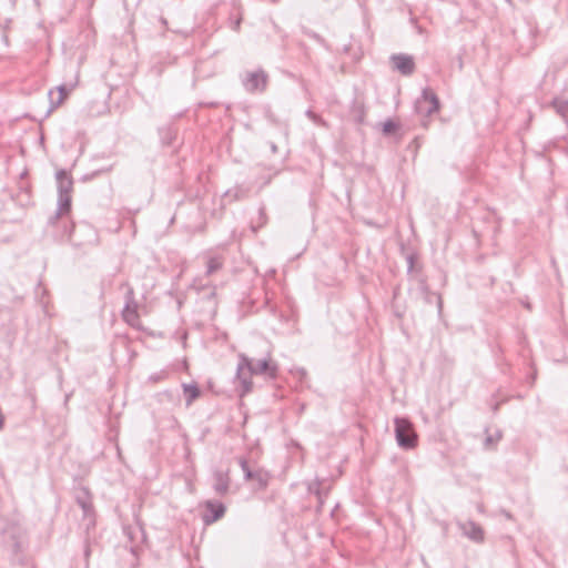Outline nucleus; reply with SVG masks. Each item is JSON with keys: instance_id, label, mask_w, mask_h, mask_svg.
I'll return each mask as SVG.
<instances>
[{"instance_id": "f257e3e1", "label": "nucleus", "mask_w": 568, "mask_h": 568, "mask_svg": "<svg viewBox=\"0 0 568 568\" xmlns=\"http://www.w3.org/2000/svg\"><path fill=\"white\" fill-rule=\"evenodd\" d=\"M277 366L272 364L270 358H263L253 361L244 354L240 355V362L237 365V379L242 387L241 396L252 390L251 375L265 374L274 378L276 376Z\"/></svg>"}, {"instance_id": "f03ea898", "label": "nucleus", "mask_w": 568, "mask_h": 568, "mask_svg": "<svg viewBox=\"0 0 568 568\" xmlns=\"http://www.w3.org/2000/svg\"><path fill=\"white\" fill-rule=\"evenodd\" d=\"M395 437L398 446L404 449H412L417 445V434L414 430L413 424L404 417H396Z\"/></svg>"}, {"instance_id": "7ed1b4c3", "label": "nucleus", "mask_w": 568, "mask_h": 568, "mask_svg": "<svg viewBox=\"0 0 568 568\" xmlns=\"http://www.w3.org/2000/svg\"><path fill=\"white\" fill-rule=\"evenodd\" d=\"M415 108L419 114L430 116L439 111V99L432 89L425 88L422 92V97L416 101Z\"/></svg>"}, {"instance_id": "20e7f679", "label": "nucleus", "mask_w": 568, "mask_h": 568, "mask_svg": "<svg viewBox=\"0 0 568 568\" xmlns=\"http://www.w3.org/2000/svg\"><path fill=\"white\" fill-rule=\"evenodd\" d=\"M267 82L268 75L262 69L246 72L242 80L244 89L250 93L264 92L266 90Z\"/></svg>"}, {"instance_id": "39448f33", "label": "nucleus", "mask_w": 568, "mask_h": 568, "mask_svg": "<svg viewBox=\"0 0 568 568\" xmlns=\"http://www.w3.org/2000/svg\"><path fill=\"white\" fill-rule=\"evenodd\" d=\"M458 527L462 530L463 535L470 539L474 542L480 544L485 539V531L473 520H467L464 523H458Z\"/></svg>"}, {"instance_id": "423d86ee", "label": "nucleus", "mask_w": 568, "mask_h": 568, "mask_svg": "<svg viewBox=\"0 0 568 568\" xmlns=\"http://www.w3.org/2000/svg\"><path fill=\"white\" fill-rule=\"evenodd\" d=\"M394 69L399 71L404 75H410L415 70V63L413 57L407 54H393L390 57Z\"/></svg>"}, {"instance_id": "0eeeda50", "label": "nucleus", "mask_w": 568, "mask_h": 568, "mask_svg": "<svg viewBox=\"0 0 568 568\" xmlns=\"http://www.w3.org/2000/svg\"><path fill=\"white\" fill-rule=\"evenodd\" d=\"M213 489L219 496H224L227 494L230 488V477L229 473H224L222 470H215L213 474Z\"/></svg>"}, {"instance_id": "6e6552de", "label": "nucleus", "mask_w": 568, "mask_h": 568, "mask_svg": "<svg viewBox=\"0 0 568 568\" xmlns=\"http://www.w3.org/2000/svg\"><path fill=\"white\" fill-rule=\"evenodd\" d=\"M59 195H71L73 180L65 170H59L55 174Z\"/></svg>"}, {"instance_id": "1a4fd4ad", "label": "nucleus", "mask_w": 568, "mask_h": 568, "mask_svg": "<svg viewBox=\"0 0 568 568\" xmlns=\"http://www.w3.org/2000/svg\"><path fill=\"white\" fill-rule=\"evenodd\" d=\"M71 210V195H59L58 210L55 215L50 219L51 223H54L61 215L69 213Z\"/></svg>"}, {"instance_id": "9d476101", "label": "nucleus", "mask_w": 568, "mask_h": 568, "mask_svg": "<svg viewBox=\"0 0 568 568\" xmlns=\"http://www.w3.org/2000/svg\"><path fill=\"white\" fill-rule=\"evenodd\" d=\"M77 503L82 508L84 516H88L92 511V503L90 494L87 489H81L77 495Z\"/></svg>"}, {"instance_id": "9b49d317", "label": "nucleus", "mask_w": 568, "mask_h": 568, "mask_svg": "<svg viewBox=\"0 0 568 568\" xmlns=\"http://www.w3.org/2000/svg\"><path fill=\"white\" fill-rule=\"evenodd\" d=\"M123 320L131 326H135L139 323L138 305H124L122 311Z\"/></svg>"}, {"instance_id": "f8f14e48", "label": "nucleus", "mask_w": 568, "mask_h": 568, "mask_svg": "<svg viewBox=\"0 0 568 568\" xmlns=\"http://www.w3.org/2000/svg\"><path fill=\"white\" fill-rule=\"evenodd\" d=\"M206 508L212 513V518L205 519L206 523L216 521L224 516L225 506L222 503L206 501Z\"/></svg>"}, {"instance_id": "ddd939ff", "label": "nucleus", "mask_w": 568, "mask_h": 568, "mask_svg": "<svg viewBox=\"0 0 568 568\" xmlns=\"http://www.w3.org/2000/svg\"><path fill=\"white\" fill-rule=\"evenodd\" d=\"M183 392L186 397L187 406H190L201 395V389L196 384H183Z\"/></svg>"}, {"instance_id": "4468645a", "label": "nucleus", "mask_w": 568, "mask_h": 568, "mask_svg": "<svg viewBox=\"0 0 568 568\" xmlns=\"http://www.w3.org/2000/svg\"><path fill=\"white\" fill-rule=\"evenodd\" d=\"M308 491L317 497L318 507L321 508L324 503V497H326L328 494V489H323L322 483L320 480H315L308 485Z\"/></svg>"}, {"instance_id": "2eb2a0df", "label": "nucleus", "mask_w": 568, "mask_h": 568, "mask_svg": "<svg viewBox=\"0 0 568 568\" xmlns=\"http://www.w3.org/2000/svg\"><path fill=\"white\" fill-rule=\"evenodd\" d=\"M57 90H58V93H59L58 100L53 101L51 99V108H50L49 111H52L53 109L58 108L67 99V97L71 92V88H68L65 84L58 85Z\"/></svg>"}, {"instance_id": "dca6fc26", "label": "nucleus", "mask_w": 568, "mask_h": 568, "mask_svg": "<svg viewBox=\"0 0 568 568\" xmlns=\"http://www.w3.org/2000/svg\"><path fill=\"white\" fill-rule=\"evenodd\" d=\"M124 534L128 536V538L134 542L135 539L138 538V536L141 537V540L144 539V534L141 529V527H125L124 528Z\"/></svg>"}, {"instance_id": "f3484780", "label": "nucleus", "mask_w": 568, "mask_h": 568, "mask_svg": "<svg viewBox=\"0 0 568 568\" xmlns=\"http://www.w3.org/2000/svg\"><path fill=\"white\" fill-rule=\"evenodd\" d=\"M239 465L241 466L243 473H244V479L245 480H253L255 478V471L251 470L247 464V460L243 457L239 458Z\"/></svg>"}, {"instance_id": "a211bd4d", "label": "nucleus", "mask_w": 568, "mask_h": 568, "mask_svg": "<svg viewBox=\"0 0 568 568\" xmlns=\"http://www.w3.org/2000/svg\"><path fill=\"white\" fill-rule=\"evenodd\" d=\"M247 194H248V190L241 187V186H236L233 190H229L225 193L226 196H232L234 200L245 199V197H247Z\"/></svg>"}, {"instance_id": "6ab92c4d", "label": "nucleus", "mask_w": 568, "mask_h": 568, "mask_svg": "<svg viewBox=\"0 0 568 568\" xmlns=\"http://www.w3.org/2000/svg\"><path fill=\"white\" fill-rule=\"evenodd\" d=\"M222 267V262L217 257H211L206 265V275H212Z\"/></svg>"}, {"instance_id": "aec40b11", "label": "nucleus", "mask_w": 568, "mask_h": 568, "mask_svg": "<svg viewBox=\"0 0 568 568\" xmlns=\"http://www.w3.org/2000/svg\"><path fill=\"white\" fill-rule=\"evenodd\" d=\"M501 432L500 430H497L494 435H487V437L485 438V447L486 448H491L494 447L500 439H501Z\"/></svg>"}, {"instance_id": "412c9836", "label": "nucleus", "mask_w": 568, "mask_h": 568, "mask_svg": "<svg viewBox=\"0 0 568 568\" xmlns=\"http://www.w3.org/2000/svg\"><path fill=\"white\" fill-rule=\"evenodd\" d=\"M554 106L560 115H562L564 118L568 116V100H566V101L555 100Z\"/></svg>"}, {"instance_id": "4be33fe9", "label": "nucleus", "mask_w": 568, "mask_h": 568, "mask_svg": "<svg viewBox=\"0 0 568 568\" xmlns=\"http://www.w3.org/2000/svg\"><path fill=\"white\" fill-rule=\"evenodd\" d=\"M398 125L396 122L392 121V120H387L384 124H383V132L385 134H392L394 133L396 130H397Z\"/></svg>"}, {"instance_id": "5701e85b", "label": "nucleus", "mask_w": 568, "mask_h": 568, "mask_svg": "<svg viewBox=\"0 0 568 568\" xmlns=\"http://www.w3.org/2000/svg\"><path fill=\"white\" fill-rule=\"evenodd\" d=\"M128 286V291L125 293V305H138V303L135 302V298H134V292H133V288L131 286Z\"/></svg>"}, {"instance_id": "b1692460", "label": "nucleus", "mask_w": 568, "mask_h": 568, "mask_svg": "<svg viewBox=\"0 0 568 568\" xmlns=\"http://www.w3.org/2000/svg\"><path fill=\"white\" fill-rule=\"evenodd\" d=\"M253 480H256L261 487L266 486V480L260 471H255V478Z\"/></svg>"}, {"instance_id": "393cba45", "label": "nucleus", "mask_w": 568, "mask_h": 568, "mask_svg": "<svg viewBox=\"0 0 568 568\" xmlns=\"http://www.w3.org/2000/svg\"><path fill=\"white\" fill-rule=\"evenodd\" d=\"M165 377H166V373L165 372H161V373H156V374L151 375L150 376V381L156 383L159 381H162Z\"/></svg>"}, {"instance_id": "a878e982", "label": "nucleus", "mask_w": 568, "mask_h": 568, "mask_svg": "<svg viewBox=\"0 0 568 568\" xmlns=\"http://www.w3.org/2000/svg\"><path fill=\"white\" fill-rule=\"evenodd\" d=\"M415 257L414 255L407 256V264H408V272H410L414 268Z\"/></svg>"}, {"instance_id": "bb28decb", "label": "nucleus", "mask_w": 568, "mask_h": 568, "mask_svg": "<svg viewBox=\"0 0 568 568\" xmlns=\"http://www.w3.org/2000/svg\"><path fill=\"white\" fill-rule=\"evenodd\" d=\"M306 115H307L311 120H313L314 122H318V121H320L318 115H317V114H315V113H314L313 111H311V110H307V111H306Z\"/></svg>"}, {"instance_id": "cd10ccee", "label": "nucleus", "mask_w": 568, "mask_h": 568, "mask_svg": "<svg viewBox=\"0 0 568 568\" xmlns=\"http://www.w3.org/2000/svg\"><path fill=\"white\" fill-rule=\"evenodd\" d=\"M270 149L272 151V153H277V145L274 143V142H271L270 143Z\"/></svg>"}, {"instance_id": "c85d7f7f", "label": "nucleus", "mask_w": 568, "mask_h": 568, "mask_svg": "<svg viewBox=\"0 0 568 568\" xmlns=\"http://www.w3.org/2000/svg\"><path fill=\"white\" fill-rule=\"evenodd\" d=\"M436 298H437L438 310L440 312L442 311V297H440V295H436Z\"/></svg>"}, {"instance_id": "c756f323", "label": "nucleus", "mask_w": 568, "mask_h": 568, "mask_svg": "<svg viewBox=\"0 0 568 568\" xmlns=\"http://www.w3.org/2000/svg\"><path fill=\"white\" fill-rule=\"evenodd\" d=\"M260 216H261V219L265 220V210H264L263 207H262V209H260ZM264 222H265V221H263V223H264Z\"/></svg>"}, {"instance_id": "7c9ffc66", "label": "nucleus", "mask_w": 568, "mask_h": 568, "mask_svg": "<svg viewBox=\"0 0 568 568\" xmlns=\"http://www.w3.org/2000/svg\"><path fill=\"white\" fill-rule=\"evenodd\" d=\"M422 291H423L425 294H427V293H428V287H427V285H426L424 282L422 283Z\"/></svg>"}, {"instance_id": "2f4dec72", "label": "nucleus", "mask_w": 568, "mask_h": 568, "mask_svg": "<svg viewBox=\"0 0 568 568\" xmlns=\"http://www.w3.org/2000/svg\"><path fill=\"white\" fill-rule=\"evenodd\" d=\"M84 556L88 558L90 556V547L87 545L84 549Z\"/></svg>"}, {"instance_id": "473e14b6", "label": "nucleus", "mask_w": 568, "mask_h": 568, "mask_svg": "<svg viewBox=\"0 0 568 568\" xmlns=\"http://www.w3.org/2000/svg\"><path fill=\"white\" fill-rule=\"evenodd\" d=\"M69 237H70V240H71V241H74V234H73V232H71V233H70Z\"/></svg>"}]
</instances>
